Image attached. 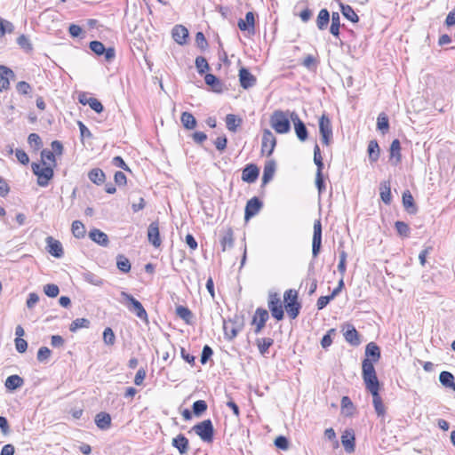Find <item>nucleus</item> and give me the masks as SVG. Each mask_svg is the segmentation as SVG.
<instances>
[{
  "mask_svg": "<svg viewBox=\"0 0 455 455\" xmlns=\"http://www.w3.org/2000/svg\"><path fill=\"white\" fill-rule=\"evenodd\" d=\"M380 197L381 200L388 204L391 202L392 196H391V190H390V184L388 182H382L380 184Z\"/></svg>",
  "mask_w": 455,
  "mask_h": 455,
  "instance_id": "39",
  "label": "nucleus"
},
{
  "mask_svg": "<svg viewBox=\"0 0 455 455\" xmlns=\"http://www.w3.org/2000/svg\"><path fill=\"white\" fill-rule=\"evenodd\" d=\"M259 170L255 164H248L243 170L242 180L247 183H253L259 177Z\"/></svg>",
  "mask_w": 455,
  "mask_h": 455,
  "instance_id": "16",
  "label": "nucleus"
},
{
  "mask_svg": "<svg viewBox=\"0 0 455 455\" xmlns=\"http://www.w3.org/2000/svg\"><path fill=\"white\" fill-rule=\"evenodd\" d=\"M340 9L343 16L353 23L359 20L358 15L350 5L340 4Z\"/></svg>",
  "mask_w": 455,
  "mask_h": 455,
  "instance_id": "34",
  "label": "nucleus"
},
{
  "mask_svg": "<svg viewBox=\"0 0 455 455\" xmlns=\"http://www.w3.org/2000/svg\"><path fill=\"white\" fill-rule=\"evenodd\" d=\"M283 302L288 315L291 319H295L299 315L301 308V305L298 301L297 291L292 289L285 291L283 294Z\"/></svg>",
  "mask_w": 455,
  "mask_h": 455,
  "instance_id": "4",
  "label": "nucleus"
},
{
  "mask_svg": "<svg viewBox=\"0 0 455 455\" xmlns=\"http://www.w3.org/2000/svg\"><path fill=\"white\" fill-rule=\"evenodd\" d=\"M172 444L180 454H186L189 449L188 439L182 434L178 435L172 441Z\"/></svg>",
  "mask_w": 455,
  "mask_h": 455,
  "instance_id": "19",
  "label": "nucleus"
},
{
  "mask_svg": "<svg viewBox=\"0 0 455 455\" xmlns=\"http://www.w3.org/2000/svg\"><path fill=\"white\" fill-rule=\"evenodd\" d=\"M88 177L92 182L97 185L102 184L105 180V173L99 168L92 169Z\"/></svg>",
  "mask_w": 455,
  "mask_h": 455,
  "instance_id": "36",
  "label": "nucleus"
},
{
  "mask_svg": "<svg viewBox=\"0 0 455 455\" xmlns=\"http://www.w3.org/2000/svg\"><path fill=\"white\" fill-rule=\"evenodd\" d=\"M95 424L101 430H107L111 426V416L107 412H100L95 416Z\"/></svg>",
  "mask_w": 455,
  "mask_h": 455,
  "instance_id": "25",
  "label": "nucleus"
},
{
  "mask_svg": "<svg viewBox=\"0 0 455 455\" xmlns=\"http://www.w3.org/2000/svg\"><path fill=\"white\" fill-rule=\"evenodd\" d=\"M72 234L76 238H82L85 235V228L84 224L79 220H75L71 227Z\"/></svg>",
  "mask_w": 455,
  "mask_h": 455,
  "instance_id": "46",
  "label": "nucleus"
},
{
  "mask_svg": "<svg viewBox=\"0 0 455 455\" xmlns=\"http://www.w3.org/2000/svg\"><path fill=\"white\" fill-rule=\"evenodd\" d=\"M8 75L13 76V72L9 68L1 65L0 66V92L8 89L10 82L7 78Z\"/></svg>",
  "mask_w": 455,
  "mask_h": 455,
  "instance_id": "26",
  "label": "nucleus"
},
{
  "mask_svg": "<svg viewBox=\"0 0 455 455\" xmlns=\"http://www.w3.org/2000/svg\"><path fill=\"white\" fill-rule=\"evenodd\" d=\"M84 278L87 283L95 286H100L103 284V280L92 273L84 274Z\"/></svg>",
  "mask_w": 455,
  "mask_h": 455,
  "instance_id": "56",
  "label": "nucleus"
},
{
  "mask_svg": "<svg viewBox=\"0 0 455 455\" xmlns=\"http://www.w3.org/2000/svg\"><path fill=\"white\" fill-rule=\"evenodd\" d=\"M242 120L235 115L228 114L226 116V125L229 131H235V129L241 124Z\"/></svg>",
  "mask_w": 455,
  "mask_h": 455,
  "instance_id": "44",
  "label": "nucleus"
},
{
  "mask_svg": "<svg viewBox=\"0 0 455 455\" xmlns=\"http://www.w3.org/2000/svg\"><path fill=\"white\" fill-rule=\"evenodd\" d=\"M23 383V379L19 375H11L5 380V387L10 390H15L20 387Z\"/></svg>",
  "mask_w": 455,
  "mask_h": 455,
  "instance_id": "33",
  "label": "nucleus"
},
{
  "mask_svg": "<svg viewBox=\"0 0 455 455\" xmlns=\"http://www.w3.org/2000/svg\"><path fill=\"white\" fill-rule=\"evenodd\" d=\"M259 353L264 355L268 352V348L273 345L274 340L271 338H262L256 340Z\"/></svg>",
  "mask_w": 455,
  "mask_h": 455,
  "instance_id": "38",
  "label": "nucleus"
},
{
  "mask_svg": "<svg viewBox=\"0 0 455 455\" xmlns=\"http://www.w3.org/2000/svg\"><path fill=\"white\" fill-rule=\"evenodd\" d=\"M293 111L275 110L270 116V125L277 133H287L291 130V114Z\"/></svg>",
  "mask_w": 455,
  "mask_h": 455,
  "instance_id": "2",
  "label": "nucleus"
},
{
  "mask_svg": "<svg viewBox=\"0 0 455 455\" xmlns=\"http://www.w3.org/2000/svg\"><path fill=\"white\" fill-rule=\"evenodd\" d=\"M14 26L12 22L0 18V37H3L6 33H12Z\"/></svg>",
  "mask_w": 455,
  "mask_h": 455,
  "instance_id": "49",
  "label": "nucleus"
},
{
  "mask_svg": "<svg viewBox=\"0 0 455 455\" xmlns=\"http://www.w3.org/2000/svg\"><path fill=\"white\" fill-rule=\"evenodd\" d=\"M90 326V321L86 318H76V320H74L70 326H69V331H72V332H76V331H78L79 329H82V328H89Z\"/></svg>",
  "mask_w": 455,
  "mask_h": 455,
  "instance_id": "42",
  "label": "nucleus"
},
{
  "mask_svg": "<svg viewBox=\"0 0 455 455\" xmlns=\"http://www.w3.org/2000/svg\"><path fill=\"white\" fill-rule=\"evenodd\" d=\"M90 49L97 55H104L107 61H111L116 56L114 48L109 47L106 49L104 44L100 41H92L90 43Z\"/></svg>",
  "mask_w": 455,
  "mask_h": 455,
  "instance_id": "9",
  "label": "nucleus"
},
{
  "mask_svg": "<svg viewBox=\"0 0 455 455\" xmlns=\"http://www.w3.org/2000/svg\"><path fill=\"white\" fill-rule=\"evenodd\" d=\"M206 410H207V403L204 400H198L193 403V412L196 416H200Z\"/></svg>",
  "mask_w": 455,
  "mask_h": 455,
  "instance_id": "52",
  "label": "nucleus"
},
{
  "mask_svg": "<svg viewBox=\"0 0 455 455\" xmlns=\"http://www.w3.org/2000/svg\"><path fill=\"white\" fill-rule=\"evenodd\" d=\"M262 207V203L259 198L253 197L250 199L245 206V220H249L250 218L255 216Z\"/></svg>",
  "mask_w": 455,
  "mask_h": 455,
  "instance_id": "17",
  "label": "nucleus"
},
{
  "mask_svg": "<svg viewBox=\"0 0 455 455\" xmlns=\"http://www.w3.org/2000/svg\"><path fill=\"white\" fill-rule=\"evenodd\" d=\"M341 443L347 452L351 453L355 451V435L353 431L346 430L341 435Z\"/></svg>",
  "mask_w": 455,
  "mask_h": 455,
  "instance_id": "22",
  "label": "nucleus"
},
{
  "mask_svg": "<svg viewBox=\"0 0 455 455\" xmlns=\"http://www.w3.org/2000/svg\"><path fill=\"white\" fill-rule=\"evenodd\" d=\"M330 21V13L327 9H322L316 19V26L320 30H324Z\"/></svg>",
  "mask_w": 455,
  "mask_h": 455,
  "instance_id": "28",
  "label": "nucleus"
},
{
  "mask_svg": "<svg viewBox=\"0 0 455 455\" xmlns=\"http://www.w3.org/2000/svg\"><path fill=\"white\" fill-rule=\"evenodd\" d=\"M63 153V144H51V148H44L41 152V164L33 163L32 171L37 176V184L46 187L53 176L56 158Z\"/></svg>",
  "mask_w": 455,
  "mask_h": 455,
  "instance_id": "1",
  "label": "nucleus"
},
{
  "mask_svg": "<svg viewBox=\"0 0 455 455\" xmlns=\"http://www.w3.org/2000/svg\"><path fill=\"white\" fill-rule=\"evenodd\" d=\"M196 67L199 74L205 73L210 68L206 59L202 56L196 59Z\"/></svg>",
  "mask_w": 455,
  "mask_h": 455,
  "instance_id": "51",
  "label": "nucleus"
},
{
  "mask_svg": "<svg viewBox=\"0 0 455 455\" xmlns=\"http://www.w3.org/2000/svg\"><path fill=\"white\" fill-rule=\"evenodd\" d=\"M17 43L24 50L26 51H30L32 50V45L28 40V38L24 36V35H21L20 36L18 37L17 39Z\"/></svg>",
  "mask_w": 455,
  "mask_h": 455,
  "instance_id": "63",
  "label": "nucleus"
},
{
  "mask_svg": "<svg viewBox=\"0 0 455 455\" xmlns=\"http://www.w3.org/2000/svg\"><path fill=\"white\" fill-rule=\"evenodd\" d=\"M322 246V224L320 220H316L314 222V234L312 240V254L314 258H316L320 253Z\"/></svg>",
  "mask_w": 455,
  "mask_h": 455,
  "instance_id": "8",
  "label": "nucleus"
},
{
  "mask_svg": "<svg viewBox=\"0 0 455 455\" xmlns=\"http://www.w3.org/2000/svg\"><path fill=\"white\" fill-rule=\"evenodd\" d=\"M89 237L95 242L96 243L101 245V246H108L109 240L104 232L100 231V229L94 228L90 231Z\"/></svg>",
  "mask_w": 455,
  "mask_h": 455,
  "instance_id": "23",
  "label": "nucleus"
},
{
  "mask_svg": "<svg viewBox=\"0 0 455 455\" xmlns=\"http://www.w3.org/2000/svg\"><path fill=\"white\" fill-rule=\"evenodd\" d=\"M148 242L156 248H158L161 245L162 241L160 238L158 222L154 221L148 226Z\"/></svg>",
  "mask_w": 455,
  "mask_h": 455,
  "instance_id": "13",
  "label": "nucleus"
},
{
  "mask_svg": "<svg viewBox=\"0 0 455 455\" xmlns=\"http://www.w3.org/2000/svg\"><path fill=\"white\" fill-rule=\"evenodd\" d=\"M347 254L345 251H339V262L338 265V270L343 276L346 273V260H347Z\"/></svg>",
  "mask_w": 455,
  "mask_h": 455,
  "instance_id": "59",
  "label": "nucleus"
},
{
  "mask_svg": "<svg viewBox=\"0 0 455 455\" xmlns=\"http://www.w3.org/2000/svg\"><path fill=\"white\" fill-rule=\"evenodd\" d=\"M319 131L322 142H329L332 136V130L331 121L325 115H323L319 119Z\"/></svg>",
  "mask_w": 455,
  "mask_h": 455,
  "instance_id": "10",
  "label": "nucleus"
},
{
  "mask_svg": "<svg viewBox=\"0 0 455 455\" xmlns=\"http://www.w3.org/2000/svg\"><path fill=\"white\" fill-rule=\"evenodd\" d=\"M275 445L281 450L286 451L289 448V442L285 436L280 435L275 438Z\"/></svg>",
  "mask_w": 455,
  "mask_h": 455,
  "instance_id": "61",
  "label": "nucleus"
},
{
  "mask_svg": "<svg viewBox=\"0 0 455 455\" xmlns=\"http://www.w3.org/2000/svg\"><path fill=\"white\" fill-rule=\"evenodd\" d=\"M275 171V164L274 162H268L264 166L263 175H262V184H267L274 177V173Z\"/></svg>",
  "mask_w": 455,
  "mask_h": 455,
  "instance_id": "29",
  "label": "nucleus"
},
{
  "mask_svg": "<svg viewBox=\"0 0 455 455\" xmlns=\"http://www.w3.org/2000/svg\"><path fill=\"white\" fill-rule=\"evenodd\" d=\"M291 121L294 125V131L297 138L300 141L306 140L307 139V129L296 112H292Z\"/></svg>",
  "mask_w": 455,
  "mask_h": 455,
  "instance_id": "11",
  "label": "nucleus"
},
{
  "mask_svg": "<svg viewBox=\"0 0 455 455\" xmlns=\"http://www.w3.org/2000/svg\"><path fill=\"white\" fill-rule=\"evenodd\" d=\"M223 329H224L225 336L228 339H232L235 338L236 335L238 334V332L241 331V327L235 325L232 322H228V323L224 322Z\"/></svg>",
  "mask_w": 455,
  "mask_h": 455,
  "instance_id": "31",
  "label": "nucleus"
},
{
  "mask_svg": "<svg viewBox=\"0 0 455 455\" xmlns=\"http://www.w3.org/2000/svg\"><path fill=\"white\" fill-rule=\"evenodd\" d=\"M335 333V329H330L328 332L323 337L321 346L323 348L329 347L332 343L331 334Z\"/></svg>",
  "mask_w": 455,
  "mask_h": 455,
  "instance_id": "60",
  "label": "nucleus"
},
{
  "mask_svg": "<svg viewBox=\"0 0 455 455\" xmlns=\"http://www.w3.org/2000/svg\"><path fill=\"white\" fill-rule=\"evenodd\" d=\"M47 251L55 258H61L64 254L62 244L52 236L46 237Z\"/></svg>",
  "mask_w": 455,
  "mask_h": 455,
  "instance_id": "15",
  "label": "nucleus"
},
{
  "mask_svg": "<svg viewBox=\"0 0 455 455\" xmlns=\"http://www.w3.org/2000/svg\"><path fill=\"white\" fill-rule=\"evenodd\" d=\"M403 204L409 213H415L417 212L413 197L408 190L403 194Z\"/></svg>",
  "mask_w": 455,
  "mask_h": 455,
  "instance_id": "32",
  "label": "nucleus"
},
{
  "mask_svg": "<svg viewBox=\"0 0 455 455\" xmlns=\"http://www.w3.org/2000/svg\"><path fill=\"white\" fill-rule=\"evenodd\" d=\"M267 307L272 314V316L275 317L277 321H280L283 318V309L280 297L277 293L275 292L268 295Z\"/></svg>",
  "mask_w": 455,
  "mask_h": 455,
  "instance_id": "6",
  "label": "nucleus"
},
{
  "mask_svg": "<svg viewBox=\"0 0 455 455\" xmlns=\"http://www.w3.org/2000/svg\"><path fill=\"white\" fill-rule=\"evenodd\" d=\"M172 38L179 44H184L188 36V30L182 25H176L172 28Z\"/></svg>",
  "mask_w": 455,
  "mask_h": 455,
  "instance_id": "20",
  "label": "nucleus"
},
{
  "mask_svg": "<svg viewBox=\"0 0 455 455\" xmlns=\"http://www.w3.org/2000/svg\"><path fill=\"white\" fill-rule=\"evenodd\" d=\"M439 381L440 383L449 388H453L455 382H454V376L450 371H443L439 375Z\"/></svg>",
  "mask_w": 455,
  "mask_h": 455,
  "instance_id": "35",
  "label": "nucleus"
},
{
  "mask_svg": "<svg viewBox=\"0 0 455 455\" xmlns=\"http://www.w3.org/2000/svg\"><path fill=\"white\" fill-rule=\"evenodd\" d=\"M269 318L267 310L259 307L255 311V315L252 319V323L256 325L254 330L255 333H259L264 328L266 322Z\"/></svg>",
  "mask_w": 455,
  "mask_h": 455,
  "instance_id": "12",
  "label": "nucleus"
},
{
  "mask_svg": "<svg viewBox=\"0 0 455 455\" xmlns=\"http://www.w3.org/2000/svg\"><path fill=\"white\" fill-rule=\"evenodd\" d=\"M362 375L367 390L379 388V382L376 375L373 363L370 358H365L363 361Z\"/></svg>",
  "mask_w": 455,
  "mask_h": 455,
  "instance_id": "3",
  "label": "nucleus"
},
{
  "mask_svg": "<svg viewBox=\"0 0 455 455\" xmlns=\"http://www.w3.org/2000/svg\"><path fill=\"white\" fill-rule=\"evenodd\" d=\"M341 410L342 413L350 416L353 414L354 411V405L351 402L350 398L347 396H343L341 399Z\"/></svg>",
  "mask_w": 455,
  "mask_h": 455,
  "instance_id": "48",
  "label": "nucleus"
},
{
  "mask_svg": "<svg viewBox=\"0 0 455 455\" xmlns=\"http://www.w3.org/2000/svg\"><path fill=\"white\" fill-rule=\"evenodd\" d=\"M213 351L212 347L208 345H205L203 347L202 355H201V363L203 364L206 363L210 357L212 355Z\"/></svg>",
  "mask_w": 455,
  "mask_h": 455,
  "instance_id": "64",
  "label": "nucleus"
},
{
  "mask_svg": "<svg viewBox=\"0 0 455 455\" xmlns=\"http://www.w3.org/2000/svg\"><path fill=\"white\" fill-rule=\"evenodd\" d=\"M220 244L223 251L233 247L234 234L232 228H228L223 231L220 237Z\"/></svg>",
  "mask_w": 455,
  "mask_h": 455,
  "instance_id": "24",
  "label": "nucleus"
},
{
  "mask_svg": "<svg viewBox=\"0 0 455 455\" xmlns=\"http://www.w3.org/2000/svg\"><path fill=\"white\" fill-rule=\"evenodd\" d=\"M204 81L205 84L211 86L214 92H220L222 91V84L216 76L212 74H206Z\"/></svg>",
  "mask_w": 455,
  "mask_h": 455,
  "instance_id": "30",
  "label": "nucleus"
},
{
  "mask_svg": "<svg viewBox=\"0 0 455 455\" xmlns=\"http://www.w3.org/2000/svg\"><path fill=\"white\" fill-rule=\"evenodd\" d=\"M314 163L317 166L316 172H323V163L318 144H315L314 148Z\"/></svg>",
  "mask_w": 455,
  "mask_h": 455,
  "instance_id": "50",
  "label": "nucleus"
},
{
  "mask_svg": "<svg viewBox=\"0 0 455 455\" xmlns=\"http://www.w3.org/2000/svg\"><path fill=\"white\" fill-rule=\"evenodd\" d=\"M116 266L117 268L124 273H128L131 270L130 260L124 255L117 256Z\"/></svg>",
  "mask_w": 455,
  "mask_h": 455,
  "instance_id": "45",
  "label": "nucleus"
},
{
  "mask_svg": "<svg viewBox=\"0 0 455 455\" xmlns=\"http://www.w3.org/2000/svg\"><path fill=\"white\" fill-rule=\"evenodd\" d=\"M176 314L179 317L189 323L192 319V312L186 307L179 306L176 307Z\"/></svg>",
  "mask_w": 455,
  "mask_h": 455,
  "instance_id": "47",
  "label": "nucleus"
},
{
  "mask_svg": "<svg viewBox=\"0 0 455 455\" xmlns=\"http://www.w3.org/2000/svg\"><path fill=\"white\" fill-rule=\"evenodd\" d=\"M103 340L106 345L112 346L115 344L116 336L111 328L108 327L103 331Z\"/></svg>",
  "mask_w": 455,
  "mask_h": 455,
  "instance_id": "54",
  "label": "nucleus"
},
{
  "mask_svg": "<svg viewBox=\"0 0 455 455\" xmlns=\"http://www.w3.org/2000/svg\"><path fill=\"white\" fill-rule=\"evenodd\" d=\"M15 156L17 158V160L22 164H28L29 162V157L27 155V153L22 150V149H19V148H16L15 149Z\"/></svg>",
  "mask_w": 455,
  "mask_h": 455,
  "instance_id": "62",
  "label": "nucleus"
},
{
  "mask_svg": "<svg viewBox=\"0 0 455 455\" xmlns=\"http://www.w3.org/2000/svg\"><path fill=\"white\" fill-rule=\"evenodd\" d=\"M191 430L194 431L203 442L206 443H212L213 442L214 428L211 419L203 420L195 425Z\"/></svg>",
  "mask_w": 455,
  "mask_h": 455,
  "instance_id": "5",
  "label": "nucleus"
},
{
  "mask_svg": "<svg viewBox=\"0 0 455 455\" xmlns=\"http://www.w3.org/2000/svg\"><path fill=\"white\" fill-rule=\"evenodd\" d=\"M121 296L124 299L130 302L131 307H129V309L131 311L134 312L135 315L141 320H148V314L145 308L143 307L142 304L139 300H137L134 297H132L126 291H122Z\"/></svg>",
  "mask_w": 455,
  "mask_h": 455,
  "instance_id": "7",
  "label": "nucleus"
},
{
  "mask_svg": "<svg viewBox=\"0 0 455 455\" xmlns=\"http://www.w3.org/2000/svg\"><path fill=\"white\" fill-rule=\"evenodd\" d=\"M44 293L50 298H55L60 293V289L56 284L48 283L44 286Z\"/></svg>",
  "mask_w": 455,
  "mask_h": 455,
  "instance_id": "55",
  "label": "nucleus"
},
{
  "mask_svg": "<svg viewBox=\"0 0 455 455\" xmlns=\"http://www.w3.org/2000/svg\"><path fill=\"white\" fill-rule=\"evenodd\" d=\"M368 153L369 157L372 162L377 161L379 156V144H369Z\"/></svg>",
  "mask_w": 455,
  "mask_h": 455,
  "instance_id": "58",
  "label": "nucleus"
},
{
  "mask_svg": "<svg viewBox=\"0 0 455 455\" xmlns=\"http://www.w3.org/2000/svg\"><path fill=\"white\" fill-rule=\"evenodd\" d=\"M79 101L83 105H89L90 108L97 113H101L103 111L102 104L95 98H89L86 101H84V99L80 98Z\"/></svg>",
  "mask_w": 455,
  "mask_h": 455,
  "instance_id": "41",
  "label": "nucleus"
},
{
  "mask_svg": "<svg viewBox=\"0 0 455 455\" xmlns=\"http://www.w3.org/2000/svg\"><path fill=\"white\" fill-rule=\"evenodd\" d=\"M344 337L346 341L353 346H358L360 344L358 331L352 324H347Z\"/></svg>",
  "mask_w": 455,
  "mask_h": 455,
  "instance_id": "21",
  "label": "nucleus"
},
{
  "mask_svg": "<svg viewBox=\"0 0 455 455\" xmlns=\"http://www.w3.org/2000/svg\"><path fill=\"white\" fill-rule=\"evenodd\" d=\"M51 350L47 347H41L37 351L36 358L39 362H46L50 355H51Z\"/></svg>",
  "mask_w": 455,
  "mask_h": 455,
  "instance_id": "57",
  "label": "nucleus"
},
{
  "mask_svg": "<svg viewBox=\"0 0 455 455\" xmlns=\"http://www.w3.org/2000/svg\"><path fill=\"white\" fill-rule=\"evenodd\" d=\"M395 227L396 228L397 233L403 237H407L410 235V228L403 221H396L395 223Z\"/></svg>",
  "mask_w": 455,
  "mask_h": 455,
  "instance_id": "53",
  "label": "nucleus"
},
{
  "mask_svg": "<svg viewBox=\"0 0 455 455\" xmlns=\"http://www.w3.org/2000/svg\"><path fill=\"white\" fill-rule=\"evenodd\" d=\"M389 123L386 114L380 113L377 118V129L382 133H386L388 131Z\"/></svg>",
  "mask_w": 455,
  "mask_h": 455,
  "instance_id": "43",
  "label": "nucleus"
},
{
  "mask_svg": "<svg viewBox=\"0 0 455 455\" xmlns=\"http://www.w3.org/2000/svg\"><path fill=\"white\" fill-rule=\"evenodd\" d=\"M365 355L367 357H371L372 363L378 362L380 358V349L374 342H370L366 346Z\"/></svg>",
  "mask_w": 455,
  "mask_h": 455,
  "instance_id": "27",
  "label": "nucleus"
},
{
  "mask_svg": "<svg viewBox=\"0 0 455 455\" xmlns=\"http://www.w3.org/2000/svg\"><path fill=\"white\" fill-rule=\"evenodd\" d=\"M239 82L243 89H249L256 84V77L245 68L239 70Z\"/></svg>",
  "mask_w": 455,
  "mask_h": 455,
  "instance_id": "14",
  "label": "nucleus"
},
{
  "mask_svg": "<svg viewBox=\"0 0 455 455\" xmlns=\"http://www.w3.org/2000/svg\"><path fill=\"white\" fill-rule=\"evenodd\" d=\"M339 27H340V17L339 12H333L331 14V24L330 28V32L334 36H339Z\"/></svg>",
  "mask_w": 455,
  "mask_h": 455,
  "instance_id": "40",
  "label": "nucleus"
},
{
  "mask_svg": "<svg viewBox=\"0 0 455 455\" xmlns=\"http://www.w3.org/2000/svg\"><path fill=\"white\" fill-rule=\"evenodd\" d=\"M180 121L186 129H194L196 125V120L194 116L188 112H183L180 117Z\"/></svg>",
  "mask_w": 455,
  "mask_h": 455,
  "instance_id": "37",
  "label": "nucleus"
},
{
  "mask_svg": "<svg viewBox=\"0 0 455 455\" xmlns=\"http://www.w3.org/2000/svg\"><path fill=\"white\" fill-rule=\"evenodd\" d=\"M379 388H374V389H371L368 391L372 395V403H373V406H374L376 413L378 414V416H384L385 412H386V408H385L382 399L379 394Z\"/></svg>",
  "mask_w": 455,
  "mask_h": 455,
  "instance_id": "18",
  "label": "nucleus"
}]
</instances>
